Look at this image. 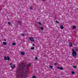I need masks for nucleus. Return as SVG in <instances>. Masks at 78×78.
Wrapping results in <instances>:
<instances>
[{
  "mask_svg": "<svg viewBox=\"0 0 78 78\" xmlns=\"http://www.w3.org/2000/svg\"><path fill=\"white\" fill-rule=\"evenodd\" d=\"M75 50H76V51H78V49L75 48Z\"/></svg>",
  "mask_w": 78,
  "mask_h": 78,
  "instance_id": "5701e85b",
  "label": "nucleus"
},
{
  "mask_svg": "<svg viewBox=\"0 0 78 78\" xmlns=\"http://www.w3.org/2000/svg\"><path fill=\"white\" fill-rule=\"evenodd\" d=\"M29 9H32V7H30L29 8Z\"/></svg>",
  "mask_w": 78,
  "mask_h": 78,
  "instance_id": "a878e982",
  "label": "nucleus"
},
{
  "mask_svg": "<svg viewBox=\"0 0 78 78\" xmlns=\"http://www.w3.org/2000/svg\"><path fill=\"white\" fill-rule=\"evenodd\" d=\"M71 73L73 75V74H75V72H74V71H72L71 72Z\"/></svg>",
  "mask_w": 78,
  "mask_h": 78,
  "instance_id": "dca6fc26",
  "label": "nucleus"
},
{
  "mask_svg": "<svg viewBox=\"0 0 78 78\" xmlns=\"http://www.w3.org/2000/svg\"><path fill=\"white\" fill-rule=\"evenodd\" d=\"M60 28L61 29H64V27L62 26H61L60 27Z\"/></svg>",
  "mask_w": 78,
  "mask_h": 78,
  "instance_id": "1a4fd4ad",
  "label": "nucleus"
},
{
  "mask_svg": "<svg viewBox=\"0 0 78 78\" xmlns=\"http://www.w3.org/2000/svg\"><path fill=\"white\" fill-rule=\"evenodd\" d=\"M3 45H5L6 46L7 45V43L6 42H3Z\"/></svg>",
  "mask_w": 78,
  "mask_h": 78,
  "instance_id": "6e6552de",
  "label": "nucleus"
},
{
  "mask_svg": "<svg viewBox=\"0 0 78 78\" xmlns=\"http://www.w3.org/2000/svg\"><path fill=\"white\" fill-rule=\"evenodd\" d=\"M55 22H56V23H59V22H58L57 21H56Z\"/></svg>",
  "mask_w": 78,
  "mask_h": 78,
  "instance_id": "4be33fe9",
  "label": "nucleus"
},
{
  "mask_svg": "<svg viewBox=\"0 0 78 78\" xmlns=\"http://www.w3.org/2000/svg\"><path fill=\"white\" fill-rule=\"evenodd\" d=\"M22 23V22H21V21H18V25H20Z\"/></svg>",
  "mask_w": 78,
  "mask_h": 78,
  "instance_id": "0eeeda50",
  "label": "nucleus"
},
{
  "mask_svg": "<svg viewBox=\"0 0 78 78\" xmlns=\"http://www.w3.org/2000/svg\"><path fill=\"white\" fill-rule=\"evenodd\" d=\"M4 60H8L9 61L10 60V58L8 56L7 57H4Z\"/></svg>",
  "mask_w": 78,
  "mask_h": 78,
  "instance_id": "7ed1b4c3",
  "label": "nucleus"
},
{
  "mask_svg": "<svg viewBox=\"0 0 78 78\" xmlns=\"http://www.w3.org/2000/svg\"><path fill=\"white\" fill-rule=\"evenodd\" d=\"M73 29H75V28H76V26H74L73 27Z\"/></svg>",
  "mask_w": 78,
  "mask_h": 78,
  "instance_id": "f8f14e48",
  "label": "nucleus"
},
{
  "mask_svg": "<svg viewBox=\"0 0 78 78\" xmlns=\"http://www.w3.org/2000/svg\"><path fill=\"white\" fill-rule=\"evenodd\" d=\"M21 55H22V56H23V55H25V52L23 51H22L21 52Z\"/></svg>",
  "mask_w": 78,
  "mask_h": 78,
  "instance_id": "423d86ee",
  "label": "nucleus"
},
{
  "mask_svg": "<svg viewBox=\"0 0 78 78\" xmlns=\"http://www.w3.org/2000/svg\"><path fill=\"white\" fill-rule=\"evenodd\" d=\"M73 52L72 53V55L74 56V57H75V56H76V55H77V54L76 53V52H75V51L74 50V49H72Z\"/></svg>",
  "mask_w": 78,
  "mask_h": 78,
  "instance_id": "f03ea898",
  "label": "nucleus"
},
{
  "mask_svg": "<svg viewBox=\"0 0 78 78\" xmlns=\"http://www.w3.org/2000/svg\"><path fill=\"white\" fill-rule=\"evenodd\" d=\"M22 35L23 36H25V35H24V34H22Z\"/></svg>",
  "mask_w": 78,
  "mask_h": 78,
  "instance_id": "bb28decb",
  "label": "nucleus"
},
{
  "mask_svg": "<svg viewBox=\"0 0 78 78\" xmlns=\"http://www.w3.org/2000/svg\"><path fill=\"white\" fill-rule=\"evenodd\" d=\"M57 68L58 69H60V70H63V68H62V67H57Z\"/></svg>",
  "mask_w": 78,
  "mask_h": 78,
  "instance_id": "39448f33",
  "label": "nucleus"
},
{
  "mask_svg": "<svg viewBox=\"0 0 78 78\" xmlns=\"http://www.w3.org/2000/svg\"><path fill=\"white\" fill-rule=\"evenodd\" d=\"M41 1H42V2H44V1L45 0H41Z\"/></svg>",
  "mask_w": 78,
  "mask_h": 78,
  "instance_id": "c85d7f7f",
  "label": "nucleus"
},
{
  "mask_svg": "<svg viewBox=\"0 0 78 78\" xmlns=\"http://www.w3.org/2000/svg\"><path fill=\"white\" fill-rule=\"evenodd\" d=\"M12 45H16V43H13L12 44Z\"/></svg>",
  "mask_w": 78,
  "mask_h": 78,
  "instance_id": "2eb2a0df",
  "label": "nucleus"
},
{
  "mask_svg": "<svg viewBox=\"0 0 78 78\" xmlns=\"http://www.w3.org/2000/svg\"><path fill=\"white\" fill-rule=\"evenodd\" d=\"M12 69H14V67L12 66Z\"/></svg>",
  "mask_w": 78,
  "mask_h": 78,
  "instance_id": "cd10ccee",
  "label": "nucleus"
},
{
  "mask_svg": "<svg viewBox=\"0 0 78 78\" xmlns=\"http://www.w3.org/2000/svg\"><path fill=\"white\" fill-rule=\"evenodd\" d=\"M69 45L70 46V47H72V43L71 42L69 43Z\"/></svg>",
  "mask_w": 78,
  "mask_h": 78,
  "instance_id": "9d476101",
  "label": "nucleus"
},
{
  "mask_svg": "<svg viewBox=\"0 0 78 78\" xmlns=\"http://www.w3.org/2000/svg\"><path fill=\"white\" fill-rule=\"evenodd\" d=\"M35 59H36V60H37V59H38V58H37V57H36L35 58Z\"/></svg>",
  "mask_w": 78,
  "mask_h": 78,
  "instance_id": "f3484780",
  "label": "nucleus"
},
{
  "mask_svg": "<svg viewBox=\"0 0 78 78\" xmlns=\"http://www.w3.org/2000/svg\"><path fill=\"white\" fill-rule=\"evenodd\" d=\"M30 41H32V42H34V38L33 37H30Z\"/></svg>",
  "mask_w": 78,
  "mask_h": 78,
  "instance_id": "20e7f679",
  "label": "nucleus"
},
{
  "mask_svg": "<svg viewBox=\"0 0 78 78\" xmlns=\"http://www.w3.org/2000/svg\"><path fill=\"white\" fill-rule=\"evenodd\" d=\"M73 67L74 68V69H76V66H73Z\"/></svg>",
  "mask_w": 78,
  "mask_h": 78,
  "instance_id": "6ab92c4d",
  "label": "nucleus"
},
{
  "mask_svg": "<svg viewBox=\"0 0 78 78\" xmlns=\"http://www.w3.org/2000/svg\"><path fill=\"white\" fill-rule=\"evenodd\" d=\"M10 67H13V66H10Z\"/></svg>",
  "mask_w": 78,
  "mask_h": 78,
  "instance_id": "473e14b6",
  "label": "nucleus"
},
{
  "mask_svg": "<svg viewBox=\"0 0 78 78\" xmlns=\"http://www.w3.org/2000/svg\"><path fill=\"white\" fill-rule=\"evenodd\" d=\"M74 45L75 46H76V44H75Z\"/></svg>",
  "mask_w": 78,
  "mask_h": 78,
  "instance_id": "72a5a7b5",
  "label": "nucleus"
},
{
  "mask_svg": "<svg viewBox=\"0 0 78 78\" xmlns=\"http://www.w3.org/2000/svg\"><path fill=\"white\" fill-rule=\"evenodd\" d=\"M40 29H41V30H44V27H41L40 28Z\"/></svg>",
  "mask_w": 78,
  "mask_h": 78,
  "instance_id": "4468645a",
  "label": "nucleus"
},
{
  "mask_svg": "<svg viewBox=\"0 0 78 78\" xmlns=\"http://www.w3.org/2000/svg\"><path fill=\"white\" fill-rule=\"evenodd\" d=\"M33 78H36V77L35 76H33L32 77Z\"/></svg>",
  "mask_w": 78,
  "mask_h": 78,
  "instance_id": "b1692460",
  "label": "nucleus"
},
{
  "mask_svg": "<svg viewBox=\"0 0 78 78\" xmlns=\"http://www.w3.org/2000/svg\"><path fill=\"white\" fill-rule=\"evenodd\" d=\"M33 46H35V44H33Z\"/></svg>",
  "mask_w": 78,
  "mask_h": 78,
  "instance_id": "c756f323",
  "label": "nucleus"
},
{
  "mask_svg": "<svg viewBox=\"0 0 78 78\" xmlns=\"http://www.w3.org/2000/svg\"><path fill=\"white\" fill-rule=\"evenodd\" d=\"M13 66L14 67H15V66L14 65H13Z\"/></svg>",
  "mask_w": 78,
  "mask_h": 78,
  "instance_id": "2f4dec72",
  "label": "nucleus"
},
{
  "mask_svg": "<svg viewBox=\"0 0 78 78\" xmlns=\"http://www.w3.org/2000/svg\"><path fill=\"white\" fill-rule=\"evenodd\" d=\"M49 68L51 69H53V66H49Z\"/></svg>",
  "mask_w": 78,
  "mask_h": 78,
  "instance_id": "9b49d317",
  "label": "nucleus"
},
{
  "mask_svg": "<svg viewBox=\"0 0 78 78\" xmlns=\"http://www.w3.org/2000/svg\"><path fill=\"white\" fill-rule=\"evenodd\" d=\"M8 24H9V25H11V23L10 22H9Z\"/></svg>",
  "mask_w": 78,
  "mask_h": 78,
  "instance_id": "a211bd4d",
  "label": "nucleus"
},
{
  "mask_svg": "<svg viewBox=\"0 0 78 78\" xmlns=\"http://www.w3.org/2000/svg\"><path fill=\"white\" fill-rule=\"evenodd\" d=\"M6 41V39H5L4 41Z\"/></svg>",
  "mask_w": 78,
  "mask_h": 78,
  "instance_id": "7c9ffc66",
  "label": "nucleus"
},
{
  "mask_svg": "<svg viewBox=\"0 0 78 78\" xmlns=\"http://www.w3.org/2000/svg\"><path fill=\"white\" fill-rule=\"evenodd\" d=\"M54 64H55V66H56L57 65V64H58V63H54Z\"/></svg>",
  "mask_w": 78,
  "mask_h": 78,
  "instance_id": "412c9836",
  "label": "nucleus"
},
{
  "mask_svg": "<svg viewBox=\"0 0 78 78\" xmlns=\"http://www.w3.org/2000/svg\"><path fill=\"white\" fill-rule=\"evenodd\" d=\"M31 64H27V66L24 65H22L16 71V75L18 78H26L27 75L26 72L27 68V67H30Z\"/></svg>",
  "mask_w": 78,
  "mask_h": 78,
  "instance_id": "f257e3e1",
  "label": "nucleus"
},
{
  "mask_svg": "<svg viewBox=\"0 0 78 78\" xmlns=\"http://www.w3.org/2000/svg\"><path fill=\"white\" fill-rule=\"evenodd\" d=\"M37 23L39 25H42V24H41V23H40V22H38Z\"/></svg>",
  "mask_w": 78,
  "mask_h": 78,
  "instance_id": "ddd939ff",
  "label": "nucleus"
},
{
  "mask_svg": "<svg viewBox=\"0 0 78 78\" xmlns=\"http://www.w3.org/2000/svg\"><path fill=\"white\" fill-rule=\"evenodd\" d=\"M12 63H11L10 64V65L11 66H12Z\"/></svg>",
  "mask_w": 78,
  "mask_h": 78,
  "instance_id": "393cba45",
  "label": "nucleus"
},
{
  "mask_svg": "<svg viewBox=\"0 0 78 78\" xmlns=\"http://www.w3.org/2000/svg\"><path fill=\"white\" fill-rule=\"evenodd\" d=\"M31 50H34V47H32L31 48Z\"/></svg>",
  "mask_w": 78,
  "mask_h": 78,
  "instance_id": "aec40b11",
  "label": "nucleus"
}]
</instances>
